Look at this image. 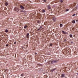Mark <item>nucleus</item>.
<instances>
[{
  "label": "nucleus",
  "mask_w": 78,
  "mask_h": 78,
  "mask_svg": "<svg viewBox=\"0 0 78 78\" xmlns=\"http://www.w3.org/2000/svg\"><path fill=\"white\" fill-rule=\"evenodd\" d=\"M78 8V6H77L75 7L74 8V9L72 10V11H73V12L74 11H76V10Z\"/></svg>",
  "instance_id": "obj_1"
},
{
  "label": "nucleus",
  "mask_w": 78,
  "mask_h": 78,
  "mask_svg": "<svg viewBox=\"0 0 78 78\" xmlns=\"http://www.w3.org/2000/svg\"><path fill=\"white\" fill-rule=\"evenodd\" d=\"M14 11H16V12H18L19 11V9L18 7H15L14 9Z\"/></svg>",
  "instance_id": "obj_2"
},
{
  "label": "nucleus",
  "mask_w": 78,
  "mask_h": 78,
  "mask_svg": "<svg viewBox=\"0 0 78 78\" xmlns=\"http://www.w3.org/2000/svg\"><path fill=\"white\" fill-rule=\"evenodd\" d=\"M57 61H56V60H53L52 61H51V63L53 64V63H55V62H56Z\"/></svg>",
  "instance_id": "obj_3"
},
{
  "label": "nucleus",
  "mask_w": 78,
  "mask_h": 78,
  "mask_svg": "<svg viewBox=\"0 0 78 78\" xmlns=\"http://www.w3.org/2000/svg\"><path fill=\"white\" fill-rule=\"evenodd\" d=\"M20 8H21V9H25V8H24V7H23V6L22 5H20Z\"/></svg>",
  "instance_id": "obj_4"
},
{
  "label": "nucleus",
  "mask_w": 78,
  "mask_h": 78,
  "mask_svg": "<svg viewBox=\"0 0 78 78\" xmlns=\"http://www.w3.org/2000/svg\"><path fill=\"white\" fill-rule=\"evenodd\" d=\"M56 68H54L52 69H51L50 70V72H53V71H55V70H56Z\"/></svg>",
  "instance_id": "obj_5"
},
{
  "label": "nucleus",
  "mask_w": 78,
  "mask_h": 78,
  "mask_svg": "<svg viewBox=\"0 0 78 78\" xmlns=\"http://www.w3.org/2000/svg\"><path fill=\"white\" fill-rule=\"evenodd\" d=\"M52 20L54 22H55V21L56 20V18L55 17H52Z\"/></svg>",
  "instance_id": "obj_6"
},
{
  "label": "nucleus",
  "mask_w": 78,
  "mask_h": 78,
  "mask_svg": "<svg viewBox=\"0 0 78 78\" xmlns=\"http://www.w3.org/2000/svg\"><path fill=\"white\" fill-rule=\"evenodd\" d=\"M29 36V33H28L27 34V37L28 38Z\"/></svg>",
  "instance_id": "obj_7"
},
{
  "label": "nucleus",
  "mask_w": 78,
  "mask_h": 78,
  "mask_svg": "<svg viewBox=\"0 0 78 78\" xmlns=\"http://www.w3.org/2000/svg\"><path fill=\"white\" fill-rule=\"evenodd\" d=\"M63 77H64V74H62L61 76L62 78H63Z\"/></svg>",
  "instance_id": "obj_8"
},
{
  "label": "nucleus",
  "mask_w": 78,
  "mask_h": 78,
  "mask_svg": "<svg viewBox=\"0 0 78 78\" xmlns=\"http://www.w3.org/2000/svg\"><path fill=\"white\" fill-rule=\"evenodd\" d=\"M31 55H28V56H27V57L28 58H30V57L31 56Z\"/></svg>",
  "instance_id": "obj_9"
},
{
  "label": "nucleus",
  "mask_w": 78,
  "mask_h": 78,
  "mask_svg": "<svg viewBox=\"0 0 78 78\" xmlns=\"http://www.w3.org/2000/svg\"><path fill=\"white\" fill-rule=\"evenodd\" d=\"M27 25H26L24 26V28H25V29H26V28H27Z\"/></svg>",
  "instance_id": "obj_10"
},
{
  "label": "nucleus",
  "mask_w": 78,
  "mask_h": 78,
  "mask_svg": "<svg viewBox=\"0 0 78 78\" xmlns=\"http://www.w3.org/2000/svg\"><path fill=\"white\" fill-rule=\"evenodd\" d=\"M42 30V29L39 28V29H37V31H39V30Z\"/></svg>",
  "instance_id": "obj_11"
},
{
  "label": "nucleus",
  "mask_w": 78,
  "mask_h": 78,
  "mask_svg": "<svg viewBox=\"0 0 78 78\" xmlns=\"http://www.w3.org/2000/svg\"><path fill=\"white\" fill-rule=\"evenodd\" d=\"M5 33H8V30L6 29L5 31Z\"/></svg>",
  "instance_id": "obj_12"
},
{
  "label": "nucleus",
  "mask_w": 78,
  "mask_h": 78,
  "mask_svg": "<svg viewBox=\"0 0 78 78\" xmlns=\"http://www.w3.org/2000/svg\"><path fill=\"white\" fill-rule=\"evenodd\" d=\"M72 23H75V21L74 20H73L72 21Z\"/></svg>",
  "instance_id": "obj_13"
},
{
  "label": "nucleus",
  "mask_w": 78,
  "mask_h": 78,
  "mask_svg": "<svg viewBox=\"0 0 78 78\" xmlns=\"http://www.w3.org/2000/svg\"><path fill=\"white\" fill-rule=\"evenodd\" d=\"M62 33H63L64 34H66V32H64V31L62 30Z\"/></svg>",
  "instance_id": "obj_14"
},
{
  "label": "nucleus",
  "mask_w": 78,
  "mask_h": 78,
  "mask_svg": "<svg viewBox=\"0 0 78 78\" xmlns=\"http://www.w3.org/2000/svg\"><path fill=\"white\" fill-rule=\"evenodd\" d=\"M5 5H6V6H8V3L7 2L5 3Z\"/></svg>",
  "instance_id": "obj_15"
},
{
  "label": "nucleus",
  "mask_w": 78,
  "mask_h": 78,
  "mask_svg": "<svg viewBox=\"0 0 78 78\" xmlns=\"http://www.w3.org/2000/svg\"><path fill=\"white\" fill-rule=\"evenodd\" d=\"M60 27H62V24H61L60 25Z\"/></svg>",
  "instance_id": "obj_16"
},
{
  "label": "nucleus",
  "mask_w": 78,
  "mask_h": 78,
  "mask_svg": "<svg viewBox=\"0 0 78 78\" xmlns=\"http://www.w3.org/2000/svg\"><path fill=\"white\" fill-rule=\"evenodd\" d=\"M69 36H70V37H72V35L70 34L69 35Z\"/></svg>",
  "instance_id": "obj_17"
},
{
  "label": "nucleus",
  "mask_w": 78,
  "mask_h": 78,
  "mask_svg": "<svg viewBox=\"0 0 78 78\" xmlns=\"http://www.w3.org/2000/svg\"><path fill=\"white\" fill-rule=\"evenodd\" d=\"M69 10V9H66V12H67V11H68Z\"/></svg>",
  "instance_id": "obj_18"
},
{
  "label": "nucleus",
  "mask_w": 78,
  "mask_h": 78,
  "mask_svg": "<svg viewBox=\"0 0 78 78\" xmlns=\"http://www.w3.org/2000/svg\"><path fill=\"white\" fill-rule=\"evenodd\" d=\"M21 76H23L24 75H23V74H22L21 75Z\"/></svg>",
  "instance_id": "obj_19"
},
{
  "label": "nucleus",
  "mask_w": 78,
  "mask_h": 78,
  "mask_svg": "<svg viewBox=\"0 0 78 78\" xmlns=\"http://www.w3.org/2000/svg\"><path fill=\"white\" fill-rule=\"evenodd\" d=\"M48 8L49 9H51V7H50V6H48Z\"/></svg>",
  "instance_id": "obj_20"
},
{
  "label": "nucleus",
  "mask_w": 78,
  "mask_h": 78,
  "mask_svg": "<svg viewBox=\"0 0 78 78\" xmlns=\"http://www.w3.org/2000/svg\"><path fill=\"white\" fill-rule=\"evenodd\" d=\"M40 29H41V30H42V26H40Z\"/></svg>",
  "instance_id": "obj_21"
},
{
  "label": "nucleus",
  "mask_w": 78,
  "mask_h": 78,
  "mask_svg": "<svg viewBox=\"0 0 78 78\" xmlns=\"http://www.w3.org/2000/svg\"><path fill=\"white\" fill-rule=\"evenodd\" d=\"M60 2H61V3H62V2H63V1L62 0H60Z\"/></svg>",
  "instance_id": "obj_22"
},
{
  "label": "nucleus",
  "mask_w": 78,
  "mask_h": 78,
  "mask_svg": "<svg viewBox=\"0 0 78 78\" xmlns=\"http://www.w3.org/2000/svg\"><path fill=\"white\" fill-rule=\"evenodd\" d=\"M50 46H51H51H52V45H53L52 44H50Z\"/></svg>",
  "instance_id": "obj_23"
},
{
  "label": "nucleus",
  "mask_w": 78,
  "mask_h": 78,
  "mask_svg": "<svg viewBox=\"0 0 78 78\" xmlns=\"http://www.w3.org/2000/svg\"><path fill=\"white\" fill-rule=\"evenodd\" d=\"M76 14H73V16H76Z\"/></svg>",
  "instance_id": "obj_24"
},
{
  "label": "nucleus",
  "mask_w": 78,
  "mask_h": 78,
  "mask_svg": "<svg viewBox=\"0 0 78 78\" xmlns=\"http://www.w3.org/2000/svg\"><path fill=\"white\" fill-rule=\"evenodd\" d=\"M42 12H45V10H43L42 11Z\"/></svg>",
  "instance_id": "obj_25"
},
{
  "label": "nucleus",
  "mask_w": 78,
  "mask_h": 78,
  "mask_svg": "<svg viewBox=\"0 0 78 78\" xmlns=\"http://www.w3.org/2000/svg\"><path fill=\"white\" fill-rule=\"evenodd\" d=\"M35 55H37V53H36V52H35Z\"/></svg>",
  "instance_id": "obj_26"
},
{
  "label": "nucleus",
  "mask_w": 78,
  "mask_h": 78,
  "mask_svg": "<svg viewBox=\"0 0 78 78\" xmlns=\"http://www.w3.org/2000/svg\"><path fill=\"white\" fill-rule=\"evenodd\" d=\"M6 46H7V47H8V44H7L6 45Z\"/></svg>",
  "instance_id": "obj_27"
},
{
  "label": "nucleus",
  "mask_w": 78,
  "mask_h": 78,
  "mask_svg": "<svg viewBox=\"0 0 78 78\" xmlns=\"http://www.w3.org/2000/svg\"><path fill=\"white\" fill-rule=\"evenodd\" d=\"M14 44H16V42H15L14 43Z\"/></svg>",
  "instance_id": "obj_28"
},
{
  "label": "nucleus",
  "mask_w": 78,
  "mask_h": 78,
  "mask_svg": "<svg viewBox=\"0 0 78 78\" xmlns=\"http://www.w3.org/2000/svg\"><path fill=\"white\" fill-rule=\"evenodd\" d=\"M65 42H66V41H67V40H65Z\"/></svg>",
  "instance_id": "obj_29"
},
{
  "label": "nucleus",
  "mask_w": 78,
  "mask_h": 78,
  "mask_svg": "<svg viewBox=\"0 0 78 78\" xmlns=\"http://www.w3.org/2000/svg\"><path fill=\"white\" fill-rule=\"evenodd\" d=\"M71 42V44L73 43V42L72 41Z\"/></svg>",
  "instance_id": "obj_30"
},
{
  "label": "nucleus",
  "mask_w": 78,
  "mask_h": 78,
  "mask_svg": "<svg viewBox=\"0 0 78 78\" xmlns=\"http://www.w3.org/2000/svg\"><path fill=\"white\" fill-rule=\"evenodd\" d=\"M76 22H78V20H76Z\"/></svg>",
  "instance_id": "obj_31"
},
{
  "label": "nucleus",
  "mask_w": 78,
  "mask_h": 78,
  "mask_svg": "<svg viewBox=\"0 0 78 78\" xmlns=\"http://www.w3.org/2000/svg\"><path fill=\"white\" fill-rule=\"evenodd\" d=\"M48 64H50V62H48Z\"/></svg>",
  "instance_id": "obj_32"
},
{
  "label": "nucleus",
  "mask_w": 78,
  "mask_h": 78,
  "mask_svg": "<svg viewBox=\"0 0 78 78\" xmlns=\"http://www.w3.org/2000/svg\"><path fill=\"white\" fill-rule=\"evenodd\" d=\"M8 70V69H6V70H5V71H7V70Z\"/></svg>",
  "instance_id": "obj_33"
},
{
  "label": "nucleus",
  "mask_w": 78,
  "mask_h": 78,
  "mask_svg": "<svg viewBox=\"0 0 78 78\" xmlns=\"http://www.w3.org/2000/svg\"><path fill=\"white\" fill-rule=\"evenodd\" d=\"M76 74L78 75V73H76Z\"/></svg>",
  "instance_id": "obj_34"
},
{
  "label": "nucleus",
  "mask_w": 78,
  "mask_h": 78,
  "mask_svg": "<svg viewBox=\"0 0 78 78\" xmlns=\"http://www.w3.org/2000/svg\"><path fill=\"white\" fill-rule=\"evenodd\" d=\"M38 23H39V21H38Z\"/></svg>",
  "instance_id": "obj_35"
},
{
  "label": "nucleus",
  "mask_w": 78,
  "mask_h": 78,
  "mask_svg": "<svg viewBox=\"0 0 78 78\" xmlns=\"http://www.w3.org/2000/svg\"><path fill=\"white\" fill-rule=\"evenodd\" d=\"M45 60V61H46V60Z\"/></svg>",
  "instance_id": "obj_36"
},
{
  "label": "nucleus",
  "mask_w": 78,
  "mask_h": 78,
  "mask_svg": "<svg viewBox=\"0 0 78 78\" xmlns=\"http://www.w3.org/2000/svg\"><path fill=\"white\" fill-rule=\"evenodd\" d=\"M63 51H64V50H63Z\"/></svg>",
  "instance_id": "obj_37"
},
{
  "label": "nucleus",
  "mask_w": 78,
  "mask_h": 78,
  "mask_svg": "<svg viewBox=\"0 0 78 78\" xmlns=\"http://www.w3.org/2000/svg\"><path fill=\"white\" fill-rule=\"evenodd\" d=\"M69 8L70 9V8Z\"/></svg>",
  "instance_id": "obj_38"
}]
</instances>
